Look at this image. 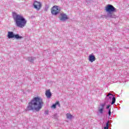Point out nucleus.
<instances>
[{"instance_id":"nucleus-15","label":"nucleus","mask_w":129,"mask_h":129,"mask_svg":"<svg viewBox=\"0 0 129 129\" xmlns=\"http://www.w3.org/2000/svg\"><path fill=\"white\" fill-rule=\"evenodd\" d=\"M114 103H115V97H113L112 98V102L111 103V104H114Z\"/></svg>"},{"instance_id":"nucleus-11","label":"nucleus","mask_w":129,"mask_h":129,"mask_svg":"<svg viewBox=\"0 0 129 129\" xmlns=\"http://www.w3.org/2000/svg\"><path fill=\"white\" fill-rule=\"evenodd\" d=\"M28 61H29V62H31V63H33L34 62V60H36V57H29L27 58Z\"/></svg>"},{"instance_id":"nucleus-16","label":"nucleus","mask_w":129,"mask_h":129,"mask_svg":"<svg viewBox=\"0 0 129 129\" xmlns=\"http://www.w3.org/2000/svg\"><path fill=\"white\" fill-rule=\"evenodd\" d=\"M109 121H108L107 123H106V126H104V129H108V126L109 125Z\"/></svg>"},{"instance_id":"nucleus-5","label":"nucleus","mask_w":129,"mask_h":129,"mask_svg":"<svg viewBox=\"0 0 129 129\" xmlns=\"http://www.w3.org/2000/svg\"><path fill=\"white\" fill-rule=\"evenodd\" d=\"M59 12L60 10L59 9L58 6H53L51 10V13L52 15H53L54 16L58 15Z\"/></svg>"},{"instance_id":"nucleus-8","label":"nucleus","mask_w":129,"mask_h":129,"mask_svg":"<svg viewBox=\"0 0 129 129\" xmlns=\"http://www.w3.org/2000/svg\"><path fill=\"white\" fill-rule=\"evenodd\" d=\"M60 21L64 22V21H66V20H68V17L66 14L61 13L60 14Z\"/></svg>"},{"instance_id":"nucleus-6","label":"nucleus","mask_w":129,"mask_h":129,"mask_svg":"<svg viewBox=\"0 0 129 129\" xmlns=\"http://www.w3.org/2000/svg\"><path fill=\"white\" fill-rule=\"evenodd\" d=\"M33 6L37 11H39L40 9L42 8V4L40 2L35 1L33 4Z\"/></svg>"},{"instance_id":"nucleus-20","label":"nucleus","mask_w":129,"mask_h":129,"mask_svg":"<svg viewBox=\"0 0 129 129\" xmlns=\"http://www.w3.org/2000/svg\"><path fill=\"white\" fill-rule=\"evenodd\" d=\"M48 9H49V7L46 6L45 7L46 11H47V10H48Z\"/></svg>"},{"instance_id":"nucleus-3","label":"nucleus","mask_w":129,"mask_h":129,"mask_svg":"<svg viewBox=\"0 0 129 129\" xmlns=\"http://www.w3.org/2000/svg\"><path fill=\"white\" fill-rule=\"evenodd\" d=\"M105 11L107 13L106 16H105L106 19L110 18L111 19H115L116 16L114 15L113 13L116 12V9L111 5H108L105 8Z\"/></svg>"},{"instance_id":"nucleus-14","label":"nucleus","mask_w":129,"mask_h":129,"mask_svg":"<svg viewBox=\"0 0 129 129\" xmlns=\"http://www.w3.org/2000/svg\"><path fill=\"white\" fill-rule=\"evenodd\" d=\"M109 95H112V94H110V93H109L106 97V99H107V98H109V100H111V98H112V97H110L109 96Z\"/></svg>"},{"instance_id":"nucleus-17","label":"nucleus","mask_w":129,"mask_h":129,"mask_svg":"<svg viewBox=\"0 0 129 129\" xmlns=\"http://www.w3.org/2000/svg\"><path fill=\"white\" fill-rule=\"evenodd\" d=\"M110 110H111V109L109 108V110H108V114L109 116H110V115L111 114V112Z\"/></svg>"},{"instance_id":"nucleus-18","label":"nucleus","mask_w":129,"mask_h":129,"mask_svg":"<svg viewBox=\"0 0 129 129\" xmlns=\"http://www.w3.org/2000/svg\"><path fill=\"white\" fill-rule=\"evenodd\" d=\"M44 114H45L46 115H48L49 114V111L48 110H45L44 112Z\"/></svg>"},{"instance_id":"nucleus-4","label":"nucleus","mask_w":129,"mask_h":129,"mask_svg":"<svg viewBox=\"0 0 129 129\" xmlns=\"http://www.w3.org/2000/svg\"><path fill=\"white\" fill-rule=\"evenodd\" d=\"M7 37L8 39H16V40H21L23 39V37L19 34H15L13 31H9L8 33Z\"/></svg>"},{"instance_id":"nucleus-7","label":"nucleus","mask_w":129,"mask_h":129,"mask_svg":"<svg viewBox=\"0 0 129 129\" xmlns=\"http://www.w3.org/2000/svg\"><path fill=\"white\" fill-rule=\"evenodd\" d=\"M105 106V103L101 104L98 107V112L100 114H103V110H104V107Z\"/></svg>"},{"instance_id":"nucleus-12","label":"nucleus","mask_w":129,"mask_h":129,"mask_svg":"<svg viewBox=\"0 0 129 129\" xmlns=\"http://www.w3.org/2000/svg\"><path fill=\"white\" fill-rule=\"evenodd\" d=\"M56 105H58V106H59V107L60 106V103H59V102H56L55 104H53L51 106V108L55 109V108H56Z\"/></svg>"},{"instance_id":"nucleus-9","label":"nucleus","mask_w":129,"mask_h":129,"mask_svg":"<svg viewBox=\"0 0 129 129\" xmlns=\"http://www.w3.org/2000/svg\"><path fill=\"white\" fill-rule=\"evenodd\" d=\"M96 58L95 56L93 55V54H90L89 55V61L90 62H94L95 61Z\"/></svg>"},{"instance_id":"nucleus-10","label":"nucleus","mask_w":129,"mask_h":129,"mask_svg":"<svg viewBox=\"0 0 129 129\" xmlns=\"http://www.w3.org/2000/svg\"><path fill=\"white\" fill-rule=\"evenodd\" d=\"M45 95L47 98H50L52 96V94L50 92V90H47L45 92Z\"/></svg>"},{"instance_id":"nucleus-2","label":"nucleus","mask_w":129,"mask_h":129,"mask_svg":"<svg viewBox=\"0 0 129 129\" xmlns=\"http://www.w3.org/2000/svg\"><path fill=\"white\" fill-rule=\"evenodd\" d=\"M14 19L17 27H18L19 28H24L27 24V20H26L23 15H16L14 17Z\"/></svg>"},{"instance_id":"nucleus-19","label":"nucleus","mask_w":129,"mask_h":129,"mask_svg":"<svg viewBox=\"0 0 129 129\" xmlns=\"http://www.w3.org/2000/svg\"><path fill=\"white\" fill-rule=\"evenodd\" d=\"M109 107H110V105H108L106 107V109H109Z\"/></svg>"},{"instance_id":"nucleus-1","label":"nucleus","mask_w":129,"mask_h":129,"mask_svg":"<svg viewBox=\"0 0 129 129\" xmlns=\"http://www.w3.org/2000/svg\"><path fill=\"white\" fill-rule=\"evenodd\" d=\"M43 99L40 97H34L28 103L27 106V110H36V111H40V110L43 107Z\"/></svg>"},{"instance_id":"nucleus-13","label":"nucleus","mask_w":129,"mask_h":129,"mask_svg":"<svg viewBox=\"0 0 129 129\" xmlns=\"http://www.w3.org/2000/svg\"><path fill=\"white\" fill-rule=\"evenodd\" d=\"M67 118H68V119H72V118H73V115H72L70 113H67Z\"/></svg>"}]
</instances>
